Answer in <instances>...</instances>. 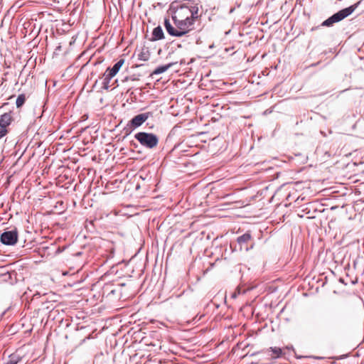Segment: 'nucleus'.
Wrapping results in <instances>:
<instances>
[{
    "instance_id": "nucleus-7",
    "label": "nucleus",
    "mask_w": 364,
    "mask_h": 364,
    "mask_svg": "<svg viewBox=\"0 0 364 364\" xmlns=\"http://www.w3.org/2000/svg\"><path fill=\"white\" fill-rule=\"evenodd\" d=\"M264 353H269L272 359H277L281 358L284 353L282 348L279 347H270L266 350H262Z\"/></svg>"
},
{
    "instance_id": "nucleus-11",
    "label": "nucleus",
    "mask_w": 364,
    "mask_h": 364,
    "mask_svg": "<svg viewBox=\"0 0 364 364\" xmlns=\"http://www.w3.org/2000/svg\"><path fill=\"white\" fill-rule=\"evenodd\" d=\"M175 63H168L167 65H161V66H159L157 67L154 71V74L155 75H159V74H161L164 72H166L168 68H170L173 65H174Z\"/></svg>"
},
{
    "instance_id": "nucleus-3",
    "label": "nucleus",
    "mask_w": 364,
    "mask_h": 364,
    "mask_svg": "<svg viewBox=\"0 0 364 364\" xmlns=\"http://www.w3.org/2000/svg\"><path fill=\"white\" fill-rule=\"evenodd\" d=\"M358 4L359 2L334 14L331 17L325 20L321 23V26L329 27L332 26L333 23L342 21L345 18L350 16L355 10V9L358 7Z\"/></svg>"
},
{
    "instance_id": "nucleus-5",
    "label": "nucleus",
    "mask_w": 364,
    "mask_h": 364,
    "mask_svg": "<svg viewBox=\"0 0 364 364\" xmlns=\"http://www.w3.org/2000/svg\"><path fill=\"white\" fill-rule=\"evenodd\" d=\"M18 240V232L16 230L6 231L1 235V242L6 245H14Z\"/></svg>"
},
{
    "instance_id": "nucleus-14",
    "label": "nucleus",
    "mask_w": 364,
    "mask_h": 364,
    "mask_svg": "<svg viewBox=\"0 0 364 364\" xmlns=\"http://www.w3.org/2000/svg\"><path fill=\"white\" fill-rule=\"evenodd\" d=\"M25 101H26V97H25L24 95H18L16 99V107H21L24 104Z\"/></svg>"
},
{
    "instance_id": "nucleus-9",
    "label": "nucleus",
    "mask_w": 364,
    "mask_h": 364,
    "mask_svg": "<svg viewBox=\"0 0 364 364\" xmlns=\"http://www.w3.org/2000/svg\"><path fill=\"white\" fill-rule=\"evenodd\" d=\"M124 59H120L114 65V66L112 68H108L105 72L109 74L110 76L114 77L119 72L122 66L124 65Z\"/></svg>"
},
{
    "instance_id": "nucleus-6",
    "label": "nucleus",
    "mask_w": 364,
    "mask_h": 364,
    "mask_svg": "<svg viewBox=\"0 0 364 364\" xmlns=\"http://www.w3.org/2000/svg\"><path fill=\"white\" fill-rule=\"evenodd\" d=\"M151 115L149 112L141 113L134 117L130 121V124L136 128L141 126Z\"/></svg>"
},
{
    "instance_id": "nucleus-16",
    "label": "nucleus",
    "mask_w": 364,
    "mask_h": 364,
    "mask_svg": "<svg viewBox=\"0 0 364 364\" xmlns=\"http://www.w3.org/2000/svg\"><path fill=\"white\" fill-rule=\"evenodd\" d=\"M17 363H18V360L14 359V358H11L9 359V360H8L4 364H17Z\"/></svg>"
},
{
    "instance_id": "nucleus-12",
    "label": "nucleus",
    "mask_w": 364,
    "mask_h": 364,
    "mask_svg": "<svg viewBox=\"0 0 364 364\" xmlns=\"http://www.w3.org/2000/svg\"><path fill=\"white\" fill-rule=\"evenodd\" d=\"M113 77L112 76H110L109 74H108L107 73H105L104 74V79H103V86L102 87L105 89V90H108L109 87V82H110V80Z\"/></svg>"
},
{
    "instance_id": "nucleus-15",
    "label": "nucleus",
    "mask_w": 364,
    "mask_h": 364,
    "mask_svg": "<svg viewBox=\"0 0 364 364\" xmlns=\"http://www.w3.org/2000/svg\"><path fill=\"white\" fill-rule=\"evenodd\" d=\"M8 132H9L8 129H6L0 127V139L1 138H3L4 136H5L8 134Z\"/></svg>"
},
{
    "instance_id": "nucleus-8",
    "label": "nucleus",
    "mask_w": 364,
    "mask_h": 364,
    "mask_svg": "<svg viewBox=\"0 0 364 364\" xmlns=\"http://www.w3.org/2000/svg\"><path fill=\"white\" fill-rule=\"evenodd\" d=\"M13 121V117L11 113H4L0 117V127L8 129V127Z\"/></svg>"
},
{
    "instance_id": "nucleus-10",
    "label": "nucleus",
    "mask_w": 364,
    "mask_h": 364,
    "mask_svg": "<svg viewBox=\"0 0 364 364\" xmlns=\"http://www.w3.org/2000/svg\"><path fill=\"white\" fill-rule=\"evenodd\" d=\"M164 38V32L161 26L156 27L152 32V41H158Z\"/></svg>"
},
{
    "instance_id": "nucleus-2",
    "label": "nucleus",
    "mask_w": 364,
    "mask_h": 364,
    "mask_svg": "<svg viewBox=\"0 0 364 364\" xmlns=\"http://www.w3.org/2000/svg\"><path fill=\"white\" fill-rule=\"evenodd\" d=\"M171 18L186 21H194L198 18V8L196 6L183 4L173 8Z\"/></svg>"
},
{
    "instance_id": "nucleus-4",
    "label": "nucleus",
    "mask_w": 364,
    "mask_h": 364,
    "mask_svg": "<svg viewBox=\"0 0 364 364\" xmlns=\"http://www.w3.org/2000/svg\"><path fill=\"white\" fill-rule=\"evenodd\" d=\"M134 137L141 145L149 149L156 147L159 142L157 136L151 133L141 132L136 134Z\"/></svg>"
},
{
    "instance_id": "nucleus-1",
    "label": "nucleus",
    "mask_w": 364,
    "mask_h": 364,
    "mask_svg": "<svg viewBox=\"0 0 364 364\" xmlns=\"http://www.w3.org/2000/svg\"><path fill=\"white\" fill-rule=\"evenodd\" d=\"M173 24L169 19L164 20V26L166 31L172 36L181 37L186 36L190 31L193 30L194 23L172 18Z\"/></svg>"
},
{
    "instance_id": "nucleus-13",
    "label": "nucleus",
    "mask_w": 364,
    "mask_h": 364,
    "mask_svg": "<svg viewBox=\"0 0 364 364\" xmlns=\"http://www.w3.org/2000/svg\"><path fill=\"white\" fill-rule=\"evenodd\" d=\"M251 239V235L250 233H245L242 235L237 237V242L240 245H242L243 243H247Z\"/></svg>"
}]
</instances>
